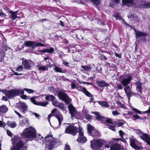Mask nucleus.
I'll list each match as a JSON object with an SVG mask.
<instances>
[{
    "label": "nucleus",
    "mask_w": 150,
    "mask_h": 150,
    "mask_svg": "<svg viewBox=\"0 0 150 150\" xmlns=\"http://www.w3.org/2000/svg\"><path fill=\"white\" fill-rule=\"evenodd\" d=\"M76 86L75 84L73 83H71V88H76Z\"/></svg>",
    "instance_id": "e2e57ef3"
},
{
    "label": "nucleus",
    "mask_w": 150,
    "mask_h": 150,
    "mask_svg": "<svg viewBox=\"0 0 150 150\" xmlns=\"http://www.w3.org/2000/svg\"><path fill=\"white\" fill-rule=\"evenodd\" d=\"M89 134L92 137H99V132L94 129V127L88 124L87 126Z\"/></svg>",
    "instance_id": "9d476101"
},
{
    "label": "nucleus",
    "mask_w": 150,
    "mask_h": 150,
    "mask_svg": "<svg viewBox=\"0 0 150 150\" xmlns=\"http://www.w3.org/2000/svg\"><path fill=\"white\" fill-rule=\"evenodd\" d=\"M30 100L34 104L37 105L38 102L36 101L35 97H32L30 98Z\"/></svg>",
    "instance_id": "49530a36"
},
{
    "label": "nucleus",
    "mask_w": 150,
    "mask_h": 150,
    "mask_svg": "<svg viewBox=\"0 0 150 150\" xmlns=\"http://www.w3.org/2000/svg\"><path fill=\"white\" fill-rule=\"evenodd\" d=\"M22 63L24 68L27 69H30L34 65L33 62L30 59L23 60Z\"/></svg>",
    "instance_id": "f8f14e48"
},
{
    "label": "nucleus",
    "mask_w": 150,
    "mask_h": 150,
    "mask_svg": "<svg viewBox=\"0 0 150 150\" xmlns=\"http://www.w3.org/2000/svg\"><path fill=\"white\" fill-rule=\"evenodd\" d=\"M76 89L78 91L83 92L88 96L91 97L92 96L91 93L87 91L85 87L79 85L77 87Z\"/></svg>",
    "instance_id": "f3484780"
},
{
    "label": "nucleus",
    "mask_w": 150,
    "mask_h": 150,
    "mask_svg": "<svg viewBox=\"0 0 150 150\" xmlns=\"http://www.w3.org/2000/svg\"><path fill=\"white\" fill-rule=\"evenodd\" d=\"M52 116H54L57 119L59 123V125L57 127H56V128H59L62 122V121L63 120V116H62V115L61 114H57V115H52L51 114H50L48 116V121L49 122L50 124V119L51 117Z\"/></svg>",
    "instance_id": "9b49d317"
},
{
    "label": "nucleus",
    "mask_w": 150,
    "mask_h": 150,
    "mask_svg": "<svg viewBox=\"0 0 150 150\" xmlns=\"http://www.w3.org/2000/svg\"><path fill=\"white\" fill-rule=\"evenodd\" d=\"M20 137L18 136L14 137L13 139V147L11 150H26Z\"/></svg>",
    "instance_id": "f03ea898"
},
{
    "label": "nucleus",
    "mask_w": 150,
    "mask_h": 150,
    "mask_svg": "<svg viewBox=\"0 0 150 150\" xmlns=\"http://www.w3.org/2000/svg\"><path fill=\"white\" fill-rule=\"evenodd\" d=\"M117 104L118 107L119 108H121L125 109V107L124 105H122V104L118 102H117Z\"/></svg>",
    "instance_id": "8fccbe9b"
},
{
    "label": "nucleus",
    "mask_w": 150,
    "mask_h": 150,
    "mask_svg": "<svg viewBox=\"0 0 150 150\" xmlns=\"http://www.w3.org/2000/svg\"><path fill=\"white\" fill-rule=\"evenodd\" d=\"M149 2L145 1H142L141 2V4L138 6L137 7L143 8H149Z\"/></svg>",
    "instance_id": "412c9836"
},
{
    "label": "nucleus",
    "mask_w": 150,
    "mask_h": 150,
    "mask_svg": "<svg viewBox=\"0 0 150 150\" xmlns=\"http://www.w3.org/2000/svg\"><path fill=\"white\" fill-rule=\"evenodd\" d=\"M7 125L8 126L12 128H14L17 126L16 123L14 122L8 121L7 123Z\"/></svg>",
    "instance_id": "72a5a7b5"
},
{
    "label": "nucleus",
    "mask_w": 150,
    "mask_h": 150,
    "mask_svg": "<svg viewBox=\"0 0 150 150\" xmlns=\"http://www.w3.org/2000/svg\"><path fill=\"white\" fill-rule=\"evenodd\" d=\"M94 5H98L100 3V0H90Z\"/></svg>",
    "instance_id": "37998d69"
},
{
    "label": "nucleus",
    "mask_w": 150,
    "mask_h": 150,
    "mask_svg": "<svg viewBox=\"0 0 150 150\" xmlns=\"http://www.w3.org/2000/svg\"><path fill=\"white\" fill-rule=\"evenodd\" d=\"M92 113L95 114L96 116V119L99 120H101L104 122V120L105 117L100 115L99 113L98 112H93Z\"/></svg>",
    "instance_id": "393cba45"
},
{
    "label": "nucleus",
    "mask_w": 150,
    "mask_h": 150,
    "mask_svg": "<svg viewBox=\"0 0 150 150\" xmlns=\"http://www.w3.org/2000/svg\"><path fill=\"white\" fill-rule=\"evenodd\" d=\"M45 139L46 147L50 150L52 149L57 144V141L52 137V134H49L46 136Z\"/></svg>",
    "instance_id": "20e7f679"
},
{
    "label": "nucleus",
    "mask_w": 150,
    "mask_h": 150,
    "mask_svg": "<svg viewBox=\"0 0 150 150\" xmlns=\"http://www.w3.org/2000/svg\"><path fill=\"white\" fill-rule=\"evenodd\" d=\"M54 51V49L52 47H51L50 49H43L41 51V52H47L48 53H52Z\"/></svg>",
    "instance_id": "473e14b6"
},
{
    "label": "nucleus",
    "mask_w": 150,
    "mask_h": 150,
    "mask_svg": "<svg viewBox=\"0 0 150 150\" xmlns=\"http://www.w3.org/2000/svg\"><path fill=\"white\" fill-rule=\"evenodd\" d=\"M108 128L112 130L115 131V127L114 125H109L108 126Z\"/></svg>",
    "instance_id": "603ef678"
},
{
    "label": "nucleus",
    "mask_w": 150,
    "mask_h": 150,
    "mask_svg": "<svg viewBox=\"0 0 150 150\" xmlns=\"http://www.w3.org/2000/svg\"><path fill=\"white\" fill-rule=\"evenodd\" d=\"M124 88L125 92L127 91H130V90H131L130 88V86H126L124 87Z\"/></svg>",
    "instance_id": "5fc2aeb1"
},
{
    "label": "nucleus",
    "mask_w": 150,
    "mask_h": 150,
    "mask_svg": "<svg viewBox=\"0 0 150 150\" xmlns=\"http://www.w3.org/2000/svg\"><path fill=\"white\" fill-rule=\"evenodd\" d=\"M132 77L129 75L127 79H124L122 81V83L124 86H126L129 84V82L132 80Z\"/></svg>",
    "instance_id": "6ab92c4d"
},
{
    "label": "nucleus",
    "mask_w": 150,
    "mask_h": 150,
    "mask_svg": "<svg viewBox=\"0 0 150 150\" xmlns=\"http://www.w3.org/2000/svg\"><path fill=\"white\" fill-rule=\"evenodd\" d=\"M128 17L129 18H130L132 20L135 21H138V18L135 15H131L130 16L128 15Z\"/></svg>",
    "instance_id": "c9c22d12"
},
{
    "label": "nucleus",
    "mask_w": 150,
    "mask_h": 150,
    "mask_svg": "<svg viewBox=\"0 0 150 150\" xmlns=\"http://www.w3.org/2000/svg\"><path fill=\"white\" fill-rule=\"evenodd\" d=\"M134 131L140 137L144 133L143 132H142V131L139 129H135L134 130Z\"/></svg>",
    "instance_id": "4c0bfd02"
},
{
    "label": "nucleus",
    "mask_w": 150,
    "mask_h": 150,
    "mask_svg": "<svg viewBox=\"0 0 150 150\" xmlns=\"http://www.w3.org/2000/svg\"><path fill=\"white\" fill-rule=\"evenodd\" d=\"M29 124L28 120L27 118H25L21 121L19 124L21 126H28Z\"/></svg>",
    "instance_id": "c756f323"
},
{
    "label": "nucleus",
    "mask_w": 150,
    "mask_h": 150,
    "mask_svg": "<svg viewBox=\"0 0 150 150\" xmlns=\"http://www.w3.org/2000/svg\"><path fill=\"white\" fill-rule=\"evenodd\" d=\"M81 67L85 70L89 71L91 69V67L90 66H81Z\"/></svg>",
    "instance_id": "58836bf2"
},
{
    "label": "nucleus",
    "mask_w": 150,
    "mask_h": 150,
    "mask_svg": "<svg viewBox=\"0 0 150 150\" xmlns=\"http://www.w3.org/2000/svg\"><path fill=\"white\" fill-rule=\"evenodd\" d=\"M67 125L69 124L65 123L62 125L63 127L65 128V133L73 136L76 135L78 132V128L73 125L68 126Z\"/></svg>",
    "instance_id": "7ed1b4c3"
},
{
    "label": "nucleus",
    "mask_w": 150,
    "mask_h": 150,
    "mask_svg": "<svg viewBox=\"0 0 150 150\" xmlns=\"http://www.w3.org/2000/svg\"><path fill=\"white\" fill-rule=\"evenodd\" d=\"M65 150H71L69 146V145L66 144L65 146Z\"/></svg>",
    "instance_id": "680f3d73"
},
{
    "label": "nucleus",
    "mask_w": 150,
    "mask_h": 150,
    "mask_svg": "<svg viewBox=\"0 0 150 150\" xmlns=\"http://www.w3.org/2000/svg\"><path fill=\"white\" fill-rule=\"evenodd\" d=\"M105 121L107 123L112 124V122L111 121V119L110 118H108L107 119L106 118H105L104 120V122Z\"/></svg>",
    "instance_id": "09e8293b"
},
{
    "label": "nucleus",
    "mask_w": 150,
    "mask_h": 150,
    "mask_svg": "<svg viewBox=\"0 0 150 150\" xmlns=\"http://www.w3.org/2000/svg\"><path fill=\"white\" fill-rule=\"evenodd\" d=\"M21 98H22L24 99H27L29 98L28 96H27L26 95H24V94H23L22 95Z\"/></svg>",
    "instance_id": "13d9d810"
},
{
    "label": "nucleus",
    "mask_w": 150,
    "mask_h": 150,
    "mask_svg": "<svg viewBox=\"0 0 150 150\" xmlns=\"http://www.w3.org/2000/svg\"><path fill=\"white\" fill-rule=\"evenodd\" d=\"M140 138L150 146V137L148 134L144 133Z\"/></svg>",
    "instance_id": "a211bd4d"
},
{
    "label": "nucleus",
    "mask_w": 150,
    "mask_h": 150,
    "mask_svg": "<svg viewBox=\"0 0 150 150\" xmlns=\"http://www.w3.org/2000/svg\"><path fill=\"white\" fill-rule=\"evenodd\" d=\"M59 103V101L56 100L52 101V105L55 106H57Z\"/></svg>",
    "instance_id": "de8ad7c7"
},
{
    "label": "nucleus",
    "mask_w": 150,
    "mask_h": 150,
    "mask_svg": "<svg viewBox=\"0 0 150 150\" xmlns=\"http://www.w3.org/2000/svg\"><path fill=\"white\" fill-rule=\"evenodd\" d=\"M115 18L116 19L118 20H120L122 19V17L119 15L116 16Z\"/></svg>",
    "instance_id": "0e129e2a"
},
{
    "label": "nucleus",
    "mask_w": 150,
    "mask_h": 150,
    "mask_svg": "<svg viewBox=\"0 0 150 150\" xmlns=\"http://www.w3.org/2000/svg\"><path fill=\"white\" fill-rule=\"evenodd\" d=\"M130 141V145L134 149L139 150L141 149L139 146L140 143L138 141L135 140L134 139L130 138L129 139Z\"/></svg>",
    "instance_id": "ddd939ff"
},
{
    "label": "nucleus",
    "mask_w": 150,
    "mask_h": 150,
    "mask_svg": "<svg viewBox=\"0 0 150 150\" xmlns=\"http://www.w3.org/2000/svg\"><path fill=\"white\" fill-rule=\"evenodd\" d=\"M54 70L57 72H60L61 73H64L62 69H60L59 67L56 66H55Z\"/></svg>",
    "instance_id": "ea45409f"
},
{
    "label": "nucleus",
    "mask_w": 150,
    "mask_h": 150,
    "mask_svg": "<svg viewBox=\"0 0 150 150\" xmlns=\"http://www.w3.org/2000/svg\"><path fill=\"white\" fill-rule=\"evenodd\" d=\"M8 110V108L4 105H3L0 106V112L5 113Z\"/></svg>",
    "instance_id": "c85d7f7f"
},
{
    "label": "nucleus",
    "mask_w": 150,
    "mask_h": 150,
    "mask_svg": "<svg viewBox=\"0 0 150 150\" xmlns=\"http://www.w3.org/2000/svg\"><path fill=\"white\" fill-rule=\"evenodd\" d=\"M135 86H136V90L138 92L142 93V83L139 80L137 81L135 83Z\"/></svg>",
    "instance_id": "aec40b11"
},
{
    "label": "nucleus",
    "mask_w": 150,
    "mask_h": 150,
    "mask_svg": "<svg viewBox=\"0 0 150 150\" xmlns=\"http://www.w3.org/2000/svg\"><path fill=\"white\" fill-rule=\"evenodd\" d=\"M61 110L65 113H66L67 111L65 109V108L64 107V104L62 103H59V104L57 106Z\"/></svg>",
    "instance_id": "f704fd0d"
},
{
    "label": "nucleus",
    "mask_w": 150,
    "mask_h": 150,
    "mask_svg": "<svg viewBox=\"0 0 150 150\" xmlns=\"http://www.w3.org/2000/svg\"><path fill=\"white\" fill-rule=\"evenodd\" d=\"M132 110L139 114H141L142 113H150V106L149 107V109L148 110L143 112H141L139 110L134 108H133L132 109Z\"/></svg>",
    "instance_id": "cd10ccee"
},
{
    "label": "nucleus",
    "mask_w": 150,
    "mask_h": 150,
    "mask_svg": "<svg viewBox=\"0 0 150 150\" xmlns=\"http://www.w3.org/2000/svg\"><path fill=\"white\" fill-rule=\"evenodd\" d=\"M101 139L91 141V147L93 150H100L101 147Z\"/></svg>",
    "instance_id": "0eeeda50"
},
{
    "label": "nucleus",
    "mask_w": 150,
    "mask_h": 150,
    "mask_svg": "<svg viewBox=\"0 0 150 150\" xmlns=\"http://www.w3.org/2000/svg\"><path fill=\"white\" fill-rule=\"evenodd\" d=\"M97 103L102 107L108 108L109 106L108 103L107 102L98 101L97 102Z\"/></svg>",
    "instance_id": "7c9ffc66"
},
{
    "label": "nucleus",
    "mask_w": 150,
    "mask_h": 150,
    "mask_svg": "<svg viewBox=\"0 0 150 150\" xmlns=\"http://www.w3.org/2000/svg\"><path fill=\"white\" fill-rule=\"evenodd\" d=\"M112 113V115L114 116H117L120 114V113L117 110L113 111Z\"/></svg>",
    "instance_id": "6e6d98bb"
},
{
    "label": "nucleus",
    "mask_w": 150,
    "mask_h": 150,
    "mask_svg": "<svg viewBox=\"0 0 150 150\" xmlns=\"http://www.w3.org/2000/svg\"><path fill=\"white\" fill-rule=\"evenodd\" d=\"M132 119L134 121L136 120L137 119H142V118H140V117L137 114L133 115L132 116Z\"/></svg>",
    "instance_id": "c03bdc74"
},
{
    "label": "nucleus",
    "mask_w": 150,
    "mask_h": 150,
    "mask_svg": "<svg viewBox=\"0 0 150 150\" xmlns=\"http://www.w3.org/2000/svg\"><path fill=\"white\" fill-rule=\"evenodd\" d=\"M4 93L8 98L10 99L13 96H16L14 89L10 90H6L4 91Z\"/></svg>",
    "instance_id": "dca6fc26"
},
{
    "label": "nucleus",
    "mask_w": 150,
    "mask_h": 150,
    "mask_svg": "<svg viewBox=\"0 0 150 150\" xmlns=\"http://www.w3.org/2000/svg\"><path fill=\"white\" fill-rule=\"evenodd\" d=\"M24 90L29 93H33L35 92V91L33 90L27 88H24Z\"/></svg>",
    "instance_id": "a18cd8bd"
},
{
    "label": "nucleus",
    "mask_w": 150,
    "mask_h": 150,
    "mask_svg": "<svg viewBox=\"0 0 150 150\" xmlns=\"http://www.w3.org/2000/svg\"><path fill=\"white\" fill-rule=\"evenodd\" d=\"M50 97L51 98V100L52 102V101L55 100V98L52 95H50Z\"/></svg>",
    "instance_id": "338daca9"
},
{
    "label": "nucleus",
    "mask_w": 150,
    "mask_h": 150,
    "mask_svg": "<svg viewBox=\"0 0 150 150\" xmlns=\"http://www.w3.org/2000/svg\"><path fill=\"white\" fill-rule=\"evenodd\" d=\"M63 64L67 67H68L69 66V63L68 62H63Z\"/></svg>",
    "instance_id": "774afa93"
},
{
    "label": "nucleus",
    "mask_w": 150,
    "mask_h": 150,
    "mask_svg": "<svg viewBox=\"0 0 150 150\" xmlns=\"http://www.w3.org/2000/svg\"><path fill=\"white\" fill-rule=\"evenodd\" d=\"M5 55V53L4 51H0V58L1 57H4Z\"/></svg>",
    "instance_id": "4d7b16f0"
},
{
    "label": "nucleus",
    "mask_w": 150,
    "mask_h": 150,
    "mask_svg": "<svg viewBox=\"0 0 150 150\" xmlns=\"http://www.w3.org/2000/svg\"><path fill=\"white\" fill-rule=\"evenodd\" d=\"M15 112L18 116L19 117H21V118H22L23 117L22 116V115H21V114L20 113L18 112L16 110H15Z\"/></svg>",
    "instance_id": "052dcab7"
},
{
    "label": "nucleus",
    "mask_w": 150,
    "mask_h": 150,
    "mask_svg": "<svg viewBox=\"0 0 150 150\" xmlns=\"http://www.w3.org/2000/svg\"><path fill=\"white\" fill-rule=\"evenodd\" d=\"M79 136L77 141L79 143H84L86 141L87 139L83 135V129L79 127Z\"/></svg>",
    "instance_id": "1a4fd4ad"
},
{
    "label": "nucleus",
    "mask_w": 150,
    "mask_h": 150,
    "mask_svg": "<svg viewBox=\"0 0 150 150\" xmlns=\"http://www.w3.org/2000/svg\"><path fill=\"white\" fill-rule=\"evenodd\" d=\"M6 126V123L2 121H0V127H4Z\"/></svg>",
    "instance_id": "bf43d9fd"
},
{
    "label": "nucleus",
    "mask_w": 150,
    "mask_h": 150,
    "mask_svg": "<svg viewBox=\"0 0 150 150\" xmlns=\"http://www.w3.org/2000/svg\"><path fill=\"white\" fill-rule=\"evenodd\" d=\"M16 107L23 113L25 114L28 110V106L25 103L19 102L16 104Z\"/></svg>",
    "instance_id": "6e6552de"
},
{
    "label": "nucleus",
    "mask_w": 150,
    "mask_h": 150,
    "mask_svg": "<svg viewBox=\"0 0 150 150\" xmlns=\"http://www.w3.org/2000/svg\"><path fill=\"white\" fill-rule=\"evenodd\" d=\"M45 45L44 44L41 43L37 42L36 43L35 42V44L34 46V49H35L36 47L38 46H44Z\"/></svg>",
    "instance_id": "a19ab883"
},
{
    "label": "nucleus",
    "mask_w": 150,
    "mask_h": 150,
    "mask_svg": "<svg viewBox=\"0 0 150 150\" xmlns=\"http://www.w3.org/2000/svg\"><path fill=\"white\" fill-rule=\"evenodd\" d=\"M35 42L28 41H26L24 43L26 47H31L34 49V46Z\"/></svg>",
    "instance_id": "a878e982"
},
{
    "label": "nucleus",
    "mask_w": 150,
    "mask_h": 150,
    "mask_svg": "<svg viewBox=\"0 0 150 150\" xmlns=\"http://www.w3.org/2000/svg\"><path fill=\"white\" fill-rule=\"evenodd\" d=\"M82 112L87 120H89L92 119V116L88 114V111L87 110L83 109Z\"/></svg>",
    "instance_id": "bb28decb"
},
{
    "label": "nucleus",
    "mask_w": 150,
    "mask_h": 150,
    "mask_svg": "<svg viewBox=\"0 0 150 150\" xmlns=\"http://www.w3.org/2000/svg\"><path fill=\"white\" fill-rule=\"evenodd\" d=\"M119 133L120 134V136L122 138L123 137V135L125 134V133L123 132L122 130H120Z\"/></svg>",
    "instance_id": "864d4df0"
},
{
    "label": "nucleus",
    "mask_w": 150,
    "mask_h": 150,
    "mask_svg": "<svg viewBox=\"0 0 150 150\" xmlns=\"http://www.w3.org/2000/svg\"><path fill=\"white\" fill-rule=\"evenodd\" d=\"M23 69V66L21 65H20L16 68V71H22Z\"/></svg>",
    "instance_id": "3c124183"
},
{
    "label": "nucleus",
    "mask_w": 150,
    "mask_h": 150,
    "mask_svg": "<svg viewBox=\"0 0 150 150\" xmlns=\"http://www.w3.org/2000/svg\"><path fill=\"white\" fill-rule=\"evenodd\" d=\"M134 30L135 33L136 37L139 38L140 37H145L146 36V34L145 33L142 31L136 30V29H134Z\"/></svg>",
    "instance_id": "4be33fe9"
},
{
    "label": "nucleus",
    "mask_w": 150,
    "mask_h": 150,
    "mask_svg": "<svg viewBox=\"0 0 150 150\" xmlns=\"http://www.w3.org/2000/svg\"><path fill=\"white\" fill-rule=\"evenodd\" d=\"M68 109L71 115V119H73L74 118L77 119L81 118L82 116L81 114L78 112L75 108L71 104H70L68 106Z\"/></svg>",
    "instance_id": "39448f33"
},
{
    "label": "nucleus",
    "mask_w": 150,
    "mask_h": 150,
    "mask_svg": "<svg viewBox=\"0 0 150 150\" xmlns=\"http://www.w3.org/2000/svg\"><path fill=\"white\" fill-rule=\"evenodd\" d=\"M137 0H122V5H125L129 6V5H132L136 7L138 6Z\"/></svg>",
    "instance_id": "4468645a"
},
{
    "label": "nucleus",
    "mask_w": 150,
    "mask_h": 150,
    "mask_svg": "<svg viewBox=\"0 0 150 150\" xmlns=\"http://www.w3.org/2000/svg\"><path fill=\"white\" fill-rule=\"evenodd\" d=\"M14 91H15V94H16V96L20 94L22 95L24 93V90L22 89H14Z\"/></svg>",
    "instance_id": "2f4dec72"
},
{
    "label": "nucleus",
    "mask_w": 150,
    "mask_h": 150,
    "mask_svg": "<svg viewBox=\"0 0 150 150\" xmlns=\"http://www.w3.org/2000/svg\"><path fill=\"white\" fill-rule=\"evenodd\" d=\"M96 83L98 85L101 87H104L109 86L108 83H106L104 81H97Z\"/></svg>",
    "instance_id": "b1692460"
},
{
    "label": "nucleus",
    "mask_w": 150,
    "mask_h": 150,
    "mask_svg": "<svg viewBox=\"0 0 150 150\" xmlns=\"http://www.w3.org/2000/svg\"><path fill=\"white\" fill-rule=\"evenodd\" d=\"M48 103V102L47 101L39 102H38L37 105L45 107Z\"/></svg>",
    "instance_id": "e433bc0d"
},
{
    "label": "nucleus",
    "mask_w": 150,
    "mask_h": 150,
    "mask_svg": "<svg viewBox=\"0 0 150 150\" xmlns=\"http://www.w3.org/2000/svg\"><path fill=\"white\" fill-rule=\"evenodd\" d=\"M57 96L59 98L64 101L67 104L69 103L71 101V99L63 90H60L58 92Z\"/></svg>",
    "instance_id": "423d86ee"
},
{
    "label": "nucleus",
    "mask_w": 150,
    "mask_h": 150,
    "mask_svg": "<svg viewBox=\"0 0 150 150\" xmlns=\"http://www.w3.org/2000/svg\"><path fill=\"white\" fill-rule=\"evenodd\" d=\"M7 133L8 135L11 136L12 135L11 132L8 130H7Z\"/></svg>",
    "instance_id": "69168bd1"
},
{
    "label": "nucleus",
    "mask_w": 150,
    "mask_h": 150,
    "mask_svg": "<svg viewBox=\"0 0 150 150\" xmlns=\"http://www.w3.org/2000/svg\"><path fill=\"white\" fill-rule=\"evenodd\" d=\"M9 17L12 20H14L18 17L17 16V11L13 12L10 11H9Z\"/></svg>",
    "instance_id": "5701e85b"
},
{
    "label": "nucleus",
    "mask_w": 150,
    "mask_h": 150,
    "mask_svg": "<svg viewBox=\"0 0 150 150\" xmlns=\"http://www.w3.org/2000/svg\"><path fill=\"white\" fill-rule=\"evenodd\" d=\"M126 93V95L127 96L129 100L130 99V97L132 96V91L131 90L130 91H127L125 92Z\"/></svg>",
    "instance_id": "79ce46f5"
},
{
    "label": "nucleus",
    "mask_w": 150,
    "mask_h": 150,
    "mask_svg": "<svg viewBox=\"0 0 150 150\" xmlns=\"http://www.w3.org/2000/svg\"><path fill=\"white\" fill-rule=\"evenodd\" d=\"M36 136V130L32 127L25 129L21 135V138L25 139L35 138Z\"/></svg>",
    "instance_id": "f257e3e1"
},
{
    "label": "nucleus",
    "mask_w": 150,
    "mask_h": 150,
    "mask_svg": "<svg viewBox=\"0 0 150 150\" xmlns=\"http://www.w3.org/2000/svg\"><path fill=\"white\" fill-rule=\"evenodd\" d=\"M52 67V65L49 63V64H47L45 66H42L41 65L39 64L37 66V67L38 69L40 71H45L48 70V68H51Z\"/></svg>",
    "instance_id": "2eb2a0df"
}]
</instances>
